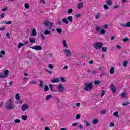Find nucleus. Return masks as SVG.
I'll use <instances>...</instances> for the list:
<instances>
[{
    "mask_svg": "<svg viewBox=\"0 0 130 130\" xmlns=\"http://www.w3.org/2000/svg\"><path fill=\"white\" fill-rule=\"evenodd\" d=\"M64 53H66V56H68V57H71V56H72V53H71V51L67 49L64 50Z\"/></svg>",
    "mask_w": 130,
    "mask_h": 130,
    "instance_id": "6e6552de",
    "label": "nucleus"
},
{
    "mask_svg": "<svg viewBox=\"0 0 130 130\" xmlns=\"http://www.w3.org/2000/svg\"><path fill=\"white\" fill-rule=\"evenodd\" d=\"M129 104V102H126V103H123L122 104V106H126Z\"/></svg>",
    "mask_w": 130,
    "mask_h": 130,
    "instance_id": "473e14b6",
    "label": "nucleus"
},
{
    "mask_svg": "<svg viewBox=\"0 0 130 130\" xmlns=\"http://www.w3.org/2000/svg\"><path fill=\"white\" fill-rule=\"evenodd\" d=\"M111 89L113 93H115L116 92L115 87H114V85H113V84H111Z\"/></svg>",
    "mask_w": 130,
    "mask_h": 130,
    "instance_id": "ddd939ff",
    "label": "nucleus"
},
{
    "mask_svg": "<svg viewBox=\"0 0 130 130\" xmlns=\"http://www.w3.org/2000/svg\"><path fill=\"white\" fill-rule=\"evenodd\" d=\"M75 18H77V19L80 18L81 17V14H76L75 15Z\"/></svg>",
    "mask_w": 130,
    "mask_h": 130,
    "instance_id": "e433bc0d",
    "label": "nucleus"
},
{
    "mask_svg": "<svg viewBox=\"0 0 130 130\" xmlns=\"http://www.w3.org/2000/svg\"><path fill=\"white\" fill-rule=\"evenodd\" d=\"M109 126L110 127H113L114 126V123H110Z\"/></svg>",
    "mask_w": 130,
    "mask_h": 130,
    "instance_id": "052dcab7",
    "label": "nucleus"
},
{
    "mask_svg": "<svg viewBox=\"0 0 130 130\" xmlns=\"http://www.w3.org/2000/svg\"><path fill=\"white\" fill-rule=\"evenodd\" d=\"M85 123H86V126H90V125H91V124H90L88 122V121H84Z\"/></svg>",
    "mask_w": 130,
    "mask_h": 130,
    "instance_id": "c03bdc74",
    "label": "nucleus"
},
{
    "mask_svg": "<svg viewBox=\"0 0 130 130\" xmlns=\"http://www.w3.org/2000/svg\"><path fill=\"white\" fill-rule=\"evenodd\" d=\"M120 26L123 27V28H125L126 27H130V22L127 23L126 24L124 23L120 24Z\"/></svg>",
    "mask_w": 130,
    "mask_h": 130,
    "instance_id": "9b49d317",
    "label": "nucleus"
},
{
    "mask_svg": "<svg viewBox=\"0 0 130 130\" xmlns=\"http://www.w3.org/2000/svg\"><path fill=\"white\" fill-rule=\"evenodd\" d=\"M42 25H44L46 28H47L48 30H50V29H51L53 26L52 22H49V21L48 20L44 21Z\"/></svg>",
    "mask_w": 130,
    "mask_h": 130,
    "instance_id": "7ed1b4c3",
    "label": "nucleus"
},
{
    "mask_svg": "<svg viewBox=\"0 0 130 130\" xmlns=\"http://www.w3.org/2000/svg\"><path fill=\"white\" fill-rule=\"evenodd\" d=\"M103 28H104V29H108V25L107 24H105L103 25Z\"/></svg>",
    "mask_w": 130,
    "mask_h": 130,
    "instance_id": "09e8293b",
    "label": "nucleus"
},
{
    "mask_svg": "<svg viewBox=\"0 0 130 130\" xmlns=\"http://www.w3.org/2000/svg\"><path fill=\"white\" fill-rule=\"evenodd\" d=\"M4 24H7V25H11L12 24V21H8V22H4Z\"/></svg>",
    "mask_w": 130,
    "mask_h": 130,
    "instance_id": "a19ab883",
    "label": "nucleus"
},
{
    "mask_svg": "<svg viewBox=\"0 0 130 130\" xmlns=\"http://www.w3.org/2000/svg\"><path fill=\"white\" fill-rule=\"evenodd\" d=\"M51 98H52V95L49 94L46 97V100H49V99H51Z\"/></svg>",
    "mask_w": 130,
    "mask_h": 130,
    "instance_id": "393cba45",
    "label": "nucleus"
},
{
    "mask_svg": "<svg viewBox=\"0 0 130 130\" xmlns=\"http://www.w3.org/2000/svg\"><path fill=\"white\" fill-rule=\"evenodd\" d=\"M126 95V93H123L121 94V97L122 98H124V97H125V95Z\"/></svg>",
    "mask_w": 130,
    "mask_h": 130,
    "instance_id": "680f3d73",
    "label": "nucleus"
},
{
    "mask_svg": "<svg viewBox=\"0 0 130 130\" xmlns=\"http://www.w3.org/2000/svg\"><path fill=\"white\" fill-rule=\"evenodd\" d=\"M103 47V43L101 42H95L93 44V47L95 48V49H101Z\"/></svg>",
    "mask_w": 130,
    "mask_h": 130,
    "instance_id": "20e7f679",
    "label": "nucleus"
},
{
    "mask_svg": "<svg viewBox=\"0 0 130 130\" xmlns=\"http://www.w3.org/2000/svg\"><path fill=\"white\" fill-rule=\"evenodd\" d=\"M105 95V90H102L101 97Z\"/></svg>",
    "mask_w": 130,
    "mask_h": 130,
    "instance_id": "de8ad7c7",
    "label": "nucleus"
},
{
    "mask_svg": "<svg viewBox=\"0 0 130 130\" xmlns=\"http://www.w3.org/2000/svg\"><path fill=\"white\" fill-rule=\"evenodd\" d=\"M5 107L6 109H15V105L13 103V99H10L7 101Z\"/></svg>",
    "mask_w": 130,
    "mask_h": 130,
    "instance_id": "f257e3e1",
    "label": "nucleus"
},
{
    "mask_svg": "<svg viewBox=\"0 0 130 130\" xmlns=\"http://www.w3.org/2000/svg\"><path fill=\"white\" fill-rule=\"evenodd\" d=\"M113 115H114L115 116H117V115H118V112L116 111V112H114L113 114Z\"/></svg>",
    "mask_w": 130,
    "mask_h": 130,
    "instance_id": "864d4df0",
    "label": "nucleus"
},
{
    "mask_svg": "<svg viewBox=\"0 0 130 130\" xmlns=\"http://www.w3.org/2000/svg\"><path fill=\"white\" fill-rule=\"evenodd\" d=\"M50 33H51V32L50 31H48V30H45L44 31V34L45 35H48V34H50Z\"/></svg>",
    "mask_w": 130,
    "mask_h": 130,
    "instance_id": "72a5a7b5",
    "label": "nucleus"
},
{
    "mask_svg": "<svg viewBox=\"0 0 130 130\" xmlns=\"http://www.w3.org/2000/svg\"><path fill=\"white\" fill-rule=\"evenodd\" d=\"M83 89L84 91H91L93 90V83H86L84 84Z\"/></svg>",
    "mask_w": 130,
    "mask_h": 130,
    "instance_id": "f03ea898",
    "label": "nucleus"
},
{
    "mask_svg": "<svg viewBox=\"0 0 130 130\" xmlns=\"http://www.w3.org/2000/svg\"><path fill=\"white\" fill-rule=\"evenodd\" d=\"M15 99L16 100H20V94L19 93H17L15 95Z\"/></svg>",
    "mask_w": 130,
    "mask_h": 130,
    "instance_id": "bb28decb",
    "label": "nucleus"
},
{
    "mask_svg": "<svg viewBox=\"0 0 130 130\" xmlns=\"http://www.w3.org/2000/svg\"><path fill=\"white\" fill-rule=\"evenodd\" d=\"M51 83L54 84L55 83H59V78H57L56 79H53L51 80Z\"/></svg>",
    "mask_w": 130,
    "mask_h": 130,
    "instance_id": "9d476101",
    "label": "nucleus"
},
{
    "mask_svg": "<svg viewBox=\"0 0 130 130\" xmlns=\"http://www.w3.org/2000/svg\"><path fill=\"white\" fill-rule=\"evenodd\" d=\"M105 74H104V73L103 72H102L100 75V77H103V76H105Z\"/></svg>",
    "mask_w": 130,
    "mask_h": 130,
    "instance_id": "338daca9",
    "label": "nucleus"
},
{
    "mask_svg": "<svg viewBox=\"0 0 130 130\" xmlns=\"http://www.w3.org/2000/svg\"><path fill=\"white\" fill-rule=\"evenodd\" d=\"M36 35H37V32H36V29H32L31 36H36Z\"/></svg>",
    "mask_w": 130,
    "mask_h": 130,
    "instance_id": "4468645a",
    "label": "nucleus"
},
{
    "mask_svg": "<svg viewBox=\"0 0 130 130\" xmlns=\"http://www.w3.org/2000/svg\"><path fill=\"white\" fill-rule=\"evenodd\" d=\"M76 119H80V118H81V115L80 114H77L76 115Z\"/></svg>",
    "mask_w": 130,
    "mask_h": 130,
    "instance_id": "f704fd0d",
    "label": "nucleus"
},
{
    "mask_svg": "<svg viewBox=\"0 0 130 130\" xmlns=\"http://www.w3.org/2000/svg\"><path fill=\"white\" fill-rule=\"evenodd\" d=\"M72 13H73V9H70L68 10V14H72Z\"/></svg>",
    "mask_w": 130,
    "mask_h": 130,
    "instance_id": "49530a36",
    "label": "nucleus"
},
{
    "mask_svg": "<svg viewBox=\"0 0 130 130\" xmlns=\"http://www.w3.org/2000/svg\"><path fill=\"white\" fill-rule=\"evenodd\" d=\"M93 123L94 124H97L98 123V119H96L93 120Z\"/></svg>",
    "mask_w": 130,
    "mask_h": 130,
    "instance_id": "58836bf2",
    "label": "nucleus"
},
{
    "mask_svg": "<svg viewBox=\"0 0 130 130\" xmlns=\"http://www.w3.org/2000/svg\"><path fill=\"white\" fill-rule=\"evenodd\" d=\"M41 39H42V40H44V39H45L44 35H43L42 34H41Z\"/></svg>",
    "mask_w": 130,
    "mask_h": 130,
    "instance_id": "a18cd8bd",
    "label": "nucleus"
},
{
    "mask_svg": "<svg viewBox=\"0 0 130 130\" xmlns=\"http://www.w3.org/2000/svg\"><path fill=\"white\" fill-rule=\"evenodd\" d=\"M24 7L25 9H29L30 8V5H29V4L28 3H25L24 4Z\"/></svg>",
    "mask_w": 130,
    "mask_h": 130,
    "instance_id": "c756f323",
    "label": "nucleus"
},
{
    "mask_svg": "<svg viewBox=\"0 0 130 130\" xmlns=\"http://www.w3.org/2000/svg\"><path fill=\"white\" fill-rule=\"evenodd\" d=\"M29 42L30 43H35V38H29Z\"/></svg>",
    "mask_w": 130,
    "mask_h": 130,
    "instance_id": "412c9836",
    "label": "nucleus"
},
{
    "mask_svg": "<svg viewBox=\"0 0 130 130\" xmlns=\"http://www.w3.org/2000/svg\"><path fill=\"white\" fill-rule=\"evenodd\" d=\"M101 14L100 13H98L95 14V19L96 20H98V19H99V18H100V15Z\"/></svg>",
    "mask_w": 130,
    "mask_h": 130,
    "instance_id": "4be33fe9",
    "label": "nucleus"
},
{
    "mask_svg": "<svg viewBox=\"0 0 130 130\" xmlns=\"http://www.w3.org/2000/svg\"><path fill=\"white\" fill-rule=\"evenodd\" d=\"M122 40L124 42H126V41H128V40H129V39H128V38L126 37L124 38Z\"/></svg>",
    "mask_w": 130,
    "mask_h": 130,
    "instance_id": "4c0bfd02",
    "label": "nucleus"
},
{
    "mask_svg": "<svg viewBox=\"0 0 130 130\" xmlns=\"http://www.w3.org/2000/svg\"><path fill=\"white\" fill-rule=\"evenodd\" d=\"M46 72L47 73H48V74H50V75H52V71H49L48 70H46Z\"/></svg>",
    "mask_w": 130,
    "mask_h": 130,
    "instance_id": "e2e57ef3",
    "label": "nucleus"
},
{
    "mask_svg": "<svg viewBox=\"0 0 130 130\" xmlns=\"http://www.w3.org/2000/svg\"><path fill=\"white\" fill-rule=\"evenodd\" d=\"M60 80H61L62 83H65L66 82V78L64 77H61Z\"/></svg>",
    "mask_w": 130,
    "mask_h": 130,
    "instance_id": "c85d7f7f",
    "label": "nucleus"
},
{
    "mask_svg": "<svg viewBox=\"0 0 130 130\" xmlns=\"http://www.w3.org/2000/svg\"><path fill=\"white\" fill-rule=\"evenodd\" d=\"M76 105V106H77V107H79L81 106V103H77Z\"/></svg>",
    "mask_w": 130,
    "mask_h": 130,
    "instance_id": "69168bd1",
    "label": "nucleus"
},
{
    "mask_svg": "<svg viewBox=\"0 0 130 130\" xmlns=\"http://www.w3.org/2000/svg\"><path fill=\"white\" fill-rule=\"evenodd\" d=\"M48 67L50 69H53V65L52 64H49Z\"/></svg>",
    "mask_w": 130,
    "mask_h": 130,
    "instance_id": "0e129e2a",
    "label": "nucleus"
},
{
    "mask_svg": "<svg viewBox=\"0 0 130 130\" xmlns=\"http://www.w3.org/2000/svg\"><path fill=\"white\" fill-rule=\"evenodd\" d=\"M57 89L59 93H63L66 90L62 84H59L57 87Z\"/></svg>",
    "mask_w": 130,
    "mask_h": 130,
    "instance_id": "39448f33",
    "label": "nucleus"
},
{
    "mask_svg": "<svg viewBox=\"0 0 130 130\" xmlns=\"http://www.w3.org/2000/svg\"><path fill=\"white\" fill-rule=\"evenodd\" d=\"M63 45L64 47L68 48V45L67 44V41L65 40H63Z\"/></svg>",
    "mask_w": 130,
    "mask_h": 130,
    "instance_id": "a878e982",
    "label": "nucleus"
},
{
    "mask_svg": "<svg viewBox=\"0 0 130 130\" xmlns=\"http://www.w3.org/2000/svg\"><path fill=\"white\" fill-rule=\"evenodd\" d=\"M30 48L34 49V50H42V47L40 46L35 45L32 47H30Z\"/></svg>",
    "mask_w": 130,
    "mask_h": 130,
    "instance_id": "423d86ee",
    "label": "nucleus"
},
{
    "mask_svg": "<svg viewBox=\"0 0 130 130\" xmlns=\"http://www.w3.org/2000/svg\"><path fill=\"white\" fill-rule=\"evenodd\" d=\"M8 10V8L7 7H5L4 8H3L1 11L2 12H6V10Z\"/></svg>",
    "mask_w": 130,
    "mask_h": 130,
    "instance_id": "13d9d810",
    "label": "nucleus"
},
{
    "mask_svg": "<svg viewBox=\"0 0 130 130\" xmlns=\"http://www.w3.org/2000/svg\"><path fill=\"white\" fill-rule=\"evenodd\" d=\"M67 19L70 22V23H72L73 22V16H68L67 18Z\"/></svg>",
    "mask_w": 130,
    "mask_h": 130,
    "instance_id": "dca6fc26",
    "label": "nucleus"
},
{
    "mask_svg": "<svg viewBox=\"0 0 130 130\" xmlns=\"http://www.w3.org/2000/svg\"><path fill=\"white\" fill-rule=\"evenodd\" d=\"M104 9L107 10L108 9V6L106 4L104 5Z\"/></svg>",
    "mask_w": 130,
    "mask_h": 130,
    "instance_id": "bf43d9fd",
    "label": "nucleus"
},
{
    "mask_svg": "<svg viewBox=\"0 0 130 130\" xmlns=\"http://www.w3.org/2000/svg\"><path fill=\"white\" fill-rule=\"evenodd\" d=\"M28 107H29L28 104H24L21 106V109L22 111H26L28 109Z\"/></svg>",
    "mask_w": 130,
    "mask_h": 130,
    "instance_id": "0eeeda50",
    "label": "nucleus"
},
{
    "mask_svg": "<svg viewBox=\"0 0 130 130\" xmlns=\"http://www.w3.org/2000/svg\"><path fill=\"white\" fill-rule=\"evenodd\" d=\"M102 51H103V52H106V51H107V47H102Z\"/></svg>",
    "mask_w": 130,
    "mask_h": 130,
    "instance_id": "b1692460",
    "label": "nucleus"
},
{
    "mask_svg": "<svg viewBox=\"0 0 130 130\" xmlns=\"http://www.w3.org/2000/svg\"><path fill=\"white\" fill-rule=\"evenodd\" d=\"M15 123H20L21 122V120L20 119H16L14 120Z\"/></svg>",
    "mask_w": 130,
    "mask_h": 130,
    "instance_id": "c9c22d12",
    "label": "nucleus"
},
{
    "mask_svg": "<svg viewBox=\"0 0 130 130\" xmlns=\"http://www.w3.org/2000/svg\"><path fill=\"white\" fill-rule=\"evenodd\" d=\"M0 53L2 54V55H5V54H6V51L4 50H2L1 51Z\"/></svg>",
    "mask_w": 130,
    "mask_h": 130,
    "instance_id": "37998d69",
    "label": "nucleus"
},
{
    "mask_svg": "<svg viewBox=\"0 0 130 130\" xmlns=\"http://www.w3.org/2000/svg\"><path fill=\"white\" fill-rule=\"evenodd\" d=\"M0 17L2 19H3V18L5 17V12L2 13L1 15H0Z\"/></svg>",
    "mask_w": 130,
    "mask_h": 130,
    "instance_id": "8fccbe9b",
    "label": "nucleus"
},
{
    "mask_svg": "<svg viewBox=\"0 0 130 130\" xmlns=\"http://www.w3.org/2000/svg\"><path fill=\"white\" fill-rule=\"evenodd\" d=\"M84 7V3L82 2H79L77 5V9L78 10H81L82 8Z\"/></svg>",
    "mask_w": 130,
    "mask_h": 130,
    "instance_id": "1a4fd4ad",
    "label": "nucleus"
},
{
    "mask_svg": "<svg viewBox=\"0 0 130 130\" xmlns=\"http://www.w3.org/2000/svg\"><path fill=\"white\" fill-rule=\"evenodd\" d=\"M99 84H100V81H99V80H95L94 81V84L95 85H99Z\"/></svg>",
    "mask_w": 130,
    "mask_h": 130,
    "instance_id": "ea45409f",
    "label": "nucleus"
},
{
    "mask_svg": "<svg viewBox=\"0 0 130 130\" xmlns=\"http://www.w3.org/2000/svg\"><path fill=\"white\" fill-rule=\"evenodd\" d=\"M116 48H118V49H120L121 48V46H119V45H117L116 46Z\"/></svg>",
    "mask_w": 130,
    "mask_h": 130,
    "instance_id": "774afa93",
    "label": "nucleus"
},
{
    "mask_svg": "<svg viewBox=\"0 0 130 130\" xmlns=\"http://www.w3.org/2000/svg\"><path fill=\"white\" fill-rule=\"evenodd\" d=\"M100 113H101L102 114H105L106 113V111L105 110L101 111Z\"/></svg>",
    "mask_w": 130,
    "mask_h": 130,
    "instance_id": "3c124183",
    "label": "nucleus"
},
{
    "mask_svg": "<svg viewBox=\"0 0 130 130\" xmlns=\"http://www.w3.org/2000/svg\"><path fill=\"white\" fill-rule=\"evenodd\" d=\"M39 87L40 88H43V81L42 80L40 79L39 80Z\"/></svg>",
    "mask_w": 130,
    "mask_h": 130,
    "instance_id": "2eb2a0df",
    "label": "nucleus"
},
{
    "mask_svg": "<svg viewBox=\"0 0 130 130\" xmlns=\"http://www.w3.org/2000/svg\"><path fill=\"white\" fill-rule=\"evenodd\" d=\"M3 73L5 78H7L9 75V71L8 69H6L4 71Z\"/></svg>",
    "mask_w": 130,
    "mask_h": 130,
    "instance_id": "f8f14e48",
    "label": "nucleus"
},
{
    "mask_svg": "<svg viewBox=\"0 0 130 130\" xmlns=\"http://www.w3.org/2000/svg\"><path fill=\"white\" fill-rule=\"evenodd\" d=\"M110 74H111V75L114 74V67L111 68V69L110 70Z\"/></svg>",
    "mask_w": 130,
    "mask_h": 130,
    "instance_id": "a211bd4d",
    "label": "nucleus"
},
{
    "mask_svg": "<svg viewBox=\"0 0 130 130\" xmlns=\"http://www.w3.org/2000/svg\"><path fill=\"white\" fill-rule=\"evenodd\" d=\"M58 24L60 26H61V25H62V21H61V20H59L58 21Z\"/></svg>",
    "mask_w": 130,
    "mask_h": 130,
    "instance_id": "5fc2aeb1",
    "label": "nucleus"
},
{
    "mask_svg": "<svg viewBox=\"0 0 130 130\" xmlns=\"http://www.w3.org/2000/svg\"><path fill=\"white\" fill-rule=\"evenodd\" d=\"M105 32H106L105 30L101 29V30H100L101 34H105Z\"/></svg>",
    "mask_w": 130,
    "mask_h": 130,
    "instance_id": "603ef678",
    "label": "nucleus"
},
{
    "mask_svg": "<svg viewBox=\"0 0 130 130\" xmlns=\"http://www.w3.org/2000/svg\"><path fill=\"white\" fill-rule=\"evenodd\" d=\"M6 36L7 37H8V38H9V39H11V36H10L9 32L6 33Z\"/></svg>",
    "mask_w": 130,
    "mask_h": 130,
    "instance_id": "4d7b16f0",
    "label": "nucleus"
},
{
    "mask_svg": "<svg viewBox=\"0 0 130 130\" xmlns=\"http://www.w3.org/2000/svg\"><path fill=\"white\" fill-rule=\"evenodd\" d=\"M49 87L50 88V91H53V85H51V84H50L49 85Z\"/></svg>",
    "mask_w": 130,
    "mask_h": 130,
    "instance_id": "79ce46f5",
    "label": "nucleus"
},
{
    "mask_svg": "<svg viewBox=\"0 0 130 130\" xmlns=\"http://www.w3.org/2000/svg\"><path fill=\"white\" fill-rule=\"evenodd\" d=\"M56 31H57V33L59 34H61V33H62V29L61 28H57L56 29Z\"/></svg>",
    "mask_w": 130,
    "mask_h": 130,
    "instance_id": "aec40b11",
    "label": "nucleus"
},
{
    "mask_svg": "<svg viewBox=\"0 0 130 130\" xmlns=\"http://www.w3.org/2000/svg\"><path fill=\"white\" fill-rule=\"evenodd\" d=\"M27 118H28V117L27 116V115L22 116V119H23V120H27Z\"/></svg>",
    "mask_w": 130,
    "mask_h": 130,
    "instance_id": "cd10ccee",
    "label": "nucleus"
},
{
    "mask_svg": "<svg viewBox=\"0 0 130 130\" xmlns=\"http://www.w3.org/2000/svg\"><path fill=\"white\" fill-rule=\"evenodd\" d=\"M6 77L5 76L4 74L0 73V79H5Z\"/></svg>",
    "mask_w": 130,
    "mask_h": 130,
    "instance_id": "2f4dec72",
    "label": "nucleus"
},
{
    "mask_svg": "<svg viewBox=\"0 0 130 130\" xmlns=\"http://www.w3.org/2000/svg\"><path fill=\"white\" fill-rule=\"evenodd\" d=\"M22 46H23V43H19L18 44V48H21V47H22Z\"/></svg>",
    "mask_w": 130,
    "mask_h": 130,
    "instance_id": "6e6d98bb",
    "label": "nucleus"
},
{
    "mask_svg": "<svg viewBox=\"0 0 130 130\" xmlns=\"http://www.w3.org/2000/svg\"><path fill=\"white\" fill-rule=\"evenodd\" d=\"M127 64H128V62H127V61H124L123 63V66L124 67H127Z\"/></svg>",
    "mask_w": 130,
    "mask_h": 130,
    "instance_id": "7c9ffc66",
    "label": "nucleus"
},
{
    "mask_svg": "<svg viewBox=\"0 0 130 130\" xmlns=\"http://www.w3.org/2000/svg\"><path fill=\"white\" fill-rule=\"evenodd\" d=\"M62 22L66 24V25H68L69 24V21H68V20L66 18L62 19Z\"/></svg>",
    "mask_w": 130,
    "mask_h": 130,
    "instance_id": "5701e85b",
    "label": "nucleus"
},
{
    "mask_svg": "<svg viewBox=\"0 0 130 130\" xmlns=\"http://www.w3.org/2000/svg\"><path fill=\"white\" fill-rule=\"evenodd\" d=\"M106 3L108 6H111L112 5V1L111 0H107Z\"/></svg>",
    "mask_w": 130,
    "mask_h": 130,
    "instance_id": "6ab92c4d",
    "label": "nucleus"
},
{
    "mask_svg": "<svg viewBox=\"0 0 130 130\" xmlns=\"http://www.w3.org/2000/svg\"><path fill=\"white\" fill-rule=\"evenodd\" d=\"M49 90V87H48V86L45 85L44 86V92H47Z\"/></svg>",
    "mask_w": 130,
    "mask_h": 130,
    "instance_id": "f3484780",
    "label": "nucleus"
}]
</instances>
